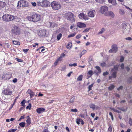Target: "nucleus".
I'll list each match as a JSON object with an SVG mask.
<instances>
[{
  "label": "nucleus",
  "mask_w": 132,
  "mask_h": 132,
  "mask_svg": "<svg viewBox=\"0 0 132 132\" xmlns=\"http://www.w3.org/2000/svg\"><path fill=\"white\" fill-rule=\"evenodd\" d=\"M27 18L29 21L36 22L40 20V16L35 12L30 13Z\"/></svg>",
  "instance_id": "1"
},
{
  "label": "nucleus",
  "mask_w": 132,
  "mask_h": 132,
  "mask_svg": "<svg viewBox=\"0 0 132 132\" xmlns=\"http://www.w3.org/2000/svg\"><path fill=\"white\" fill-rule=\"evenodd\" d=\"M64 15L66 19L70 21L71 23L75 22L76 17L73 13L70 12H67Z\"/></svg>",
  "instance_id": "2"
},
{
  "label": "nucleus",
  "mask_w": 132,
  "mask_h": 132,
  "mask_svg": "<svg viewBox=\"0 0 132 132\" xmlns=\"http://www.w3.org/2000/svg\"><path fill=\"white\" fill-rule=\"evenodd\" d=\"M16 18H17V17L8 14H5L2 16V18L3 20L6 22H9L14 20Z\"/></svg>",
  "instance_id": "3"
},
{
  "label": "nucleus",
  "mask_w": 132,
  "mask_h": 132,
  "mask_svg": "<svg viewBox=\"0 0 132 132\" xmlns=\"http://www.w3.org/2000/svg\"><path fill=\"white\" fill-rule=\"evenodd\" d=\"M50 2L49 1L46 0H43L37 2V5L39 6H42L43 7H47L50 5Z\"/></svg>",
  "instance_id": "4"
},
{
  "label": "nucleus",
  "mask_w": 132,
  "mask_h": 132,
  "mask_svg": "<svg viewBox=\"0 0 132 132\" xmlns=\"http://www.w3.org/2000/svg\"><path fill=\"white\" fill-rule=\"evenodd\" d=\"M51 5L52 9L54 10H58L61 7L60 4L58 2L54 1L51 3Z\"/></svg>",
  "instance_id": "5"
},
{
  "label": "nucleus",
  "mask_w": 132,
  "mask_h": 132,
  "mask_svg": "<svg viewBox=\"0 0 132 132\" xmlns=\"http://www.w3.org/2000/svg\"><path fill=\"white\" fill-rule=\"evenodd\" d=\"M28 6V2L25 1L21 0L19 1L17 7L18 9L20 8L19 7H27Z\"/></svg>",
  "instance_id": "6"
},
{
  "label": "nucleus",
  "mask_w": 132,
  "mask_h": 132,
  "mask_svg": "<svg viewBox=\"0 0 132 132\" xmlns=\"http://www.w3.org/2000/svg\"><path fill=\"white\" fill-rule=\"evenodd\" d=\"M11 31L12 32L16 35L20 34V28L18 26L15 25L14 26L13 28L12 29Z\"/></svg>",
  "instance_id": "7"
},
{
  "label": "nucleus",
  "mask_w": 132,
  "mask_h": 132,
  "mask_svg": "<svg viewBox=\"0 0 132 132\" xmlns=\"http://www.w3.org/2000/svg\"><path fill=\"white\" fill-rule=\"evenodd\" d=\"M112 48L110 50L109 52V53H116L118 51V49L117 45L116 44H114L112 45Z\"/></svg>",
  "instance_id": "8"
},
{
  "label": "nucleus",
  "mask_w": 132,
  "mask_h": 132,
  "mask_svg": "<svg viewBox=\"0 0 132 132\" xmlns=\"http://www.w3.org/2000/svg\"><path fill=\"white\" fill-rule=\"evenodd\" d=\"M108 7L105 6H101L100 9V12L102 14L106 13L108 10Z\"/></svg>",
  "instance_id": "9"
},
{
  "label": "nucleus",
  "mask_w": 132,
  "mask_h": 132,
  "mask_svg": "<svg viewBox=\"0 0 132 132\" xmlns=\"http://www.w3.org/2000/svg\"><path fill=\"white\" fill-rule=\"evenodd\" d=\"M3 93L5 95H10L12 94V91L10 89L7 88L4 90Z\"/></svg>",
  "instance_id": "10"
},
{
  "label": "nucleus",
  "mask_w": 132,
  "mask_h": 132,
  "mask_svg": "<svg viewBox=\"0 0 132 132\" xmlns=\"http://www.w3.org/2000/svg\"><path fill=\"white\" fill-rule=\"evenodd\" d=\"M79 18L81 19H84L85 20L88 19V17L86 14L84 13H80L78 15Z\"/></svg>",
  "instance_id": "11"
},
{
  "label": "nucleus",
  "mask_w": 132,
  "mask_h": 132,
  "mask_svg": "<svg viewBox=\"0 0 132 132\" xmlns=\"http://www.w3.org/2000/svg\"><path fill=\"white\" fill-rule=\"evenodd\" d=\"M12 74L9 73H4L2 76V79L4 80L9 79L11 78Z\"/></svg>",
  "instance_id": "12"
},
{
  "label": "nucleus",
  "mask_w": 132,
  "mask_h": 132,
  "mask_svg": "<svg viewBox=\"0 0 132 132\" xmlns=\"http://www.w3.org/2000/svg\"><path fill=\"white\" fill-rule=\"evenodd\" d=\"M46 35V31L44 30H40L38 32V35L40 37L45 36Z\"/></svg>",
  "instance_id": "13"
},
{
  "label": "nucleus",
  "mask_w": 132,
  "mask_h": 132,
  "mask_svg": "<svg viewBox=\"0 0 132 132\" xmlns=\"http://www.w3.org/2000/svg\"><path fill=\"white\" fill-rule=\"evenodd\" d=\"M77 25L78 27L82 28H84L86 26V25L85 24L81 22H78L77 23Z\"/></svg>",
  "instance_id": "14"
},
{
  "label": "nucleus",
  "mask_w": 132,
  "mask_h": 132,
  "mask_svg": "<svg viewBox=\"0 0 132 132\" xmlns=\"http://www.w3.org/2000/svg\"><path fill=\"white\" fill-rule=\"evenodd\" d=\"M117 71H114L112 73L111 76H110L109 77V79H111L112 78H116L117 77Z\"/></svg>",
  "instance_id": "15"
},
{
  "label": "nucleus",
  "mask_w": 132,
  "mask_h": 132,
  "mask_svg": "<svg viewBox=\"0 0 132 132\" xmlns=\"http://www.w3.org/2000/svg\"><path fill=\"white\" fill-rule=\"evenodd\" d=\"M45 110V108H40L37 109L36 110V111L38 113L40 114L44 112Z\"/></svg>",
  "instance_id": "16"
},
{
  "label": "nucleus",
  "mask_w": 132,
  "mask_h": 132,
  "mask_svg": "<svg viewBox=\"0 0 132 132\" xmlns=\"http://www.w3.org/2000/svg\"><path fill=\"white\" fill-rule=\"evenodd\" d=\"M27 93L30 95V98L33 97L35 95V92H33L31 90L29 89L27 90Z\"/></svg>",
  "instance_id": "17"
},
{
  "label": "nucleus",
  "mask_w": 132,
  "mask_h": 132,
  "mask_svg": "<svg viewBox=\"0 0 132 132\" xmlns=\"http://www.w3.org/2000/svg\"><path fill=\"white\" fill-rule=\"evenodd\" d=\"M95 12L94 10H92L89 11L88 13V16L90 17H94V16Z\"/></svg>",
  "instance_id": "18"
},
{
  "label": "nucleus",
  "mask_w": 132,
  "mask_h": 132,
  "mask_svg": "<svg viewBox=\"0 0 132 132\" xmlns=\"http://www.w3.org/2000/svg\"><path fill=\"white\" fill-rule=\"evenodd\" d=\"M89 107L90 108H92L93 110H97L99 108V106H96L94 104L92 103L90 104L89 105Z\"/></svg>",
  "instance_id": "19"
},
{
  "label": "nucleus",
  "mask_w": 132,
  "mask_h": 132,
  "mask_svg": "<svg viewBox=\"0 0 132 132\" xmlns=\"http://www.w3.org/2000/svg\"><path fill=\"white\" fill-rule=\"evenodd\" d=\"M105 15L106 16H110L112 18H113L114 15L113 13L111 11H109L106 13H105Z\"/></svg>",
  "instance_id": "20"
},
{
  "label": "nucleus",
  "mask_w": 132,
  "mask_h": 132,
  "mask_svg": "<svg viewBox=\"0 0 132 132\" xmlns=\"http://www.w3.org/2000/svg\"><path fill=\"white\" fill-rule=\"evenodd\" d=\"M94 72L92 70H90L88 71L87 74L88 78H90L93 74Z\"/></svg>",
  "instance_id": "21"
},
{
  "label": "nucleus",
  "mask_w": 132,
  "mask_h": 132,
  "mask_svg": "<svg viewBox=\"0 0 132 132\" xmlns=\"http://www.w3.org/2000/svg\"><path fill=\"white\" fill-rule=\"evenodd\" d=\"M26 118L27 119L26 120V122L27 123V125L28 126L31 123V118L29 116H27Z\"/></svg>",
  "instance_id": "22"
},
{
  "label": "nucleus",
  "mask_w": 132,
  "mask_h": 132,
  "mask_svg": "<svg viewBox=\"0 0 132 132\" xmlns=\"http://www.w3.org/2000/svg\"><path fill=\"white\" fill-rule=\"evenodd\" d=\"M108 2L109 3H111L114 5L115 6L117 4L116 0H108Z\"/></svg>",
  "instance_id": "23"
},
{
  "label": "nucleus",
  "mask_w": 132,
  "mask_h": 132,
  "mask_svg": "<svg viewBox=\"0 0 132 132\" xmlns=\"http://www.w3.org/2000/svg\"><path fill=\"white\" fill-rule=\"evenodd\" d=\"M6 3L4 2L0 1V8H3L5 6Z\"/></svg>",
  "instance_id": "24"
},
{
  "label": "nucleus",
  "mask_w": 132,
  "mask_h": 132,
  "mask_svg": "<svg viewBox=\"0 0 132 132\" xmlns=\"http://www.w3.org/2000/svg\"><path fill=\"white\" fill-rule=\"evenodd\" d=\"M95 68L97 70V72L99 73V74L101 72V70L100 67L99 66H96Z\"/></svg>",
  "instance_id": "25"
},
{
  "label": "nucleus",
  "mask_w": 132,
  "mask_h": 132,
  "mask_svg": "<svg viewBox=\"0 0 132 132\" xmlns=\"http://www.w3.org/2000/svg\"><path fill=\"white\" fill-rule=\"evenodd\" d=\"M96 2L101 4H102L104 3L105 0H95Z\"/></svg>",
  "instance_id": "26"
},
{
  "label": "nucleus",
  "mask_w": 132,
  "mask_h": 132,
  "mask_svg": "<svg viewBox=\"0 0 132 132\" xmlns=\"http://www.w3.org/2000/svg\"><path fill=\"white\" fill-rule=\"evenodd\" d=\"M125 13V11L123 9H119V13L120 14L123 15Z\"/></svg>",
  "instance_id": "27"
},
{
  "label": "nucleus",
  "mask_w": 132,
  "mask_h": 132,
  "mask_svg": "<svg viewBox=\"0 0 132 132\" xmlns=\"http://www.w3.org/2000/svg\"><path fill=\"white\" fill-rule=\"evenodd\" d=\"M72 44L71 43H69L67 46V48L68 49H70L71 48Z\"/></svg>",
  "instance_id": "28"
},
{
  "label": "nucleus",
  "mask_w": 132,
  "mask_h": 132,
  "mask_svg": "<svg viewBox=\"0 0 132 132\" xmlns=\"http://www.w3.org/2000/svg\"><path fill=\"white\" fill-rule=\"evenodd\" d=\"M26 102V100H23L21 102V104L22 107H24L25 105V104Z\"/></svg>",
  "instance_id": "29"
},
{
  "label": "nucleus",
  "mask_w": 132,
  "mask_h": 132,
  "mask_svg": "<svg viewBox=\"0 0 132 132\" xmlns=\"http://www.w3.org/2000/svg\"><path fill=\"white\" fill-rule=\"evenodd\" d=\"M82 77L83 75H79L77 78V80L78 81H81L82 80Z\"/></svg>",
  "instance_id": "30"
},
{
  "label": "nucleus",
  "mask_w": 132,
  "mask_h": 132,
  "mask_svg": "<svg viewBox=\"0 0 132 132\" xmlns=\"http://www.w3.org/2000/svg\"><path fill=\"white\" fill-rule=\"evenodd\" d=\"M76 33L75 32H74L73 33L69 35L68 37V38H69L71 37H74L76 35Z\"/></svg>",
  "instance_id": "31"
},
{
  "label": "nucleus",
  "mask_w": 132,
  "mask_h": 132,
  "mask_svg": "<svg viewBox=\"0 0 132 132\" xmlns=\"http://www.w3.org/2000/svg\"><path fill=\"white\" fill-rule=\"evenodd\" d=\"M13 44L15 45H19L20 44V43L17 41L14 40L13 41Z\"/></svg>",
  "instance_id": "32"
},
{
  "label": "nucleus",
  "mask_w": 132,
  "mask_h": 132,
  "mask_svg": "<svg viewBox=\"0 0 132 132\" xmlns=\"http://www.w3.org/2000/svg\"><path fill=\"white\" fill-rule=\"evenodd\" d=\"M62 37V34L61 33H60L57 35V38L58 40H59Z\"/></svg>",
  "instance_id": "33"
},
{
  "label": "nucleus",
  "mask_w": 132,
  "mask_h": 132,
  "mask_svg": "<svg viewBox=\"0 0 132 132\" xmlns=\"http://www.w3.org/2000/svg\"><path fill=\"white\" fill-rule=\"evenodd\" d=\"M25 123L24 122H22L19 123V126L21 127H23L25 126Z\"/></svg>",
  "instance_id": "34"
},
{
  "label": "nucleus",
  "mask_w": 132,
  "mask_h": 132,
  "mask_svg": "<svg viewBox=\"0 0 132 132\" xmlns=\"http://www.w3.org/2000/svg\"><path fill=\"white\" fill-rule=\"evenodd\" d=\"M105 31V29L104 28H102L101 30L98 33V34H102Z\"/></svg>",
  "instance_id": "35"
},
{
  "label": "nucleus",
  "mask_w": 132,
  "mask_h": 132,
  "mask_svg": "<svg viewBox=\"0 0 132 132\" xmlns=\"http://www.w3.org/2000/svg\"><path fill=\"white\" fill-rule=\"evenodd\" d=\"M94 83L88 86V92L90 91L92 89V88L93 87Z\"/></svg>",
  "instance_id": "36"
},
{
  "label": "nucleus",
  "mask_w": 132,
  "mask_h": 132,
  "mask_svg": "<svg viewBox=\"0 0 132 132\" xmlns=\"http://www.w3.org/2000/svg\"><path fill=\"white\" fill-rule=\"evenodd\" d=\"M114 86L113 85H112L109 87V89L110 90H111L114 89Z\"/></svg>",
  "instance_id": "37"
},
{
  "label": "nucleus",
  "mask_w": 132,
  "mask_h": 132,
  "mask_svg": "<svg viewBox=\"0 0 132 132\" xmlns=\"http://www.w3.org/2000/svg\"><path fill=\"white\" fill-rule=\"evenodd\" d=\"M81 119H82L79 118H77V119L76 123L78 125H79L80 124V122L81 121Z\"/></svg>",
  "instance_id": "38"
},
{
  "label": "nucleus",
  "mask_w": 132,
  "mask_h": 132,
  "mask_svg": "<svg viewBox=\"0 0 132 132\" xmlns=\"http://www.w3.org/2000/svg\"><path fill=\"white\" fill-rule=\"evenodd\" d=\"M110 109H111V110H113V111H114V112H118V113H119L120 112L119 111L115 109H114V108H110Z\"/></svg>",
  "instance_id": "39"
},
{
  "label": "nucleus",
  "mask_w": 132,
  "mask_h": 132,
  "mask_svg": "<svg viewBox=\"0 0 132 132\" xmlns=\"http://www.w3.org/2000/svg\"><path fill=\"white\" fill-rule=\"evenodd\" d=\"M129 123L130 124V126L132 125V120L131 118H129V120L128 121Z\"/></svg>",
  "instance_id": "40"
},
{
  "label": "nucleus",
  "mask_w": 132,
  "mask_h": 132,
  "mask_svg": "<svg viewBox=\"0 0 132 132\" xmlns=\"http://www.w3.org/2000/svg\"><path fill=\"white\" fill-rule=\"evenodd\" d=\"M65 56V54L63 53H62L61 54L60 56L58 58V59H60V58H62L63 57H64Z\"/></svg>",
  "instance_id": "41"
},
{
  "label": "nucleus",
  "mask_w": 132,
  "mask_h": 132,
  "mask_svg": "<svg viewBox=\"0 0 132 132\" xmlns=\"http://www.w3.org/2000/svg\"><path fill=\"white\" fill-rule=\"evenodd\" d=\"M31 104L30 103H29V104L28 106H27L26 107L27 109H29V110L31 109Z\"/></svg>",
  "instance_id": "42"
},
{
  "label": "nucleus",
  "mask_w": 132,
  "mask_h": 132,
  "mask_svg": "<svg viewBox=\"0 0 132 132\" xmlns=\"http://www.w3.org/2000/svg\"><path fill=\"white\" fill-rule=\"evenodd\" d=\"M118 65H115L114 67V69L115 70L117 71L118 70Z\"/></svg>",
  "instance_id": "43"
},
{
  "label": "nucleus",
  "mask_w": 132,
  "mask_h": 132,
  "mask_svg": "<svg viewBox=\"0 0 132 132\" xmlns=\"http://www.w3.org/2000/svg\"><path fill=\"white\" fill-rule=\"evenodd\" d=\"M106 63L105 62H103L100 64V65L102 67H103L105 66Z\"/></svg>",
  "instance_id": "44"
},
{
  "label": "nucleus",
  "mask_w": 132,
  "mask_h": 132,
  "mask_svg": "<svg viewBox=\"0 0 132 132\" xmlns=\"http://www.w3.org/2000/svg\"><path fill=\"white\" fill-rule=\"evenodd\" d=\"M109 114L110 116H111V119L112 120H113L114 118H113V115L112 113L111 112H109Z\"/></svg>",
  "instance_id": "45"
},
{
  "label": "nucleus",
  "mask_w": 132,
  "mask_h": 132,
  "mask_svg": "<svg viewBox=\"0 0 132 132\" xmlns=\"http://www.w3.org/2000/svg\"><path fill=\"white\" fill-rule=\"evenodd\" d=\"M59 60L60 61L61 60L58 59V58L56 60V61L54 63V65H56Z\"/></svg>",
  "instance_id": "46"
},
{
  "label": "nucleus",
  "mask_w": 132,
  "mask_h": 132,
  "mask_svg": "<svg viewBox=\"0 0 132 132\" xmlns=\"http://www.w3.org/2000/svg\"><path fill=\"white\" fill-rule=\"evenodd\" d=\"M87 51L86 50H84L81 52V53L82 54L84 55L87 52Z\"/></svg>",
  "instance_id": "47"
},
{
  "label": "nucleus",
  "mask_w": 132,
  "mask_h": 132,
  "mask_svg": "<svg viewBox=\"0 0 132 132\" xmlns=\"http://www.w3.org/2000/svg\"><path fill=\"white\" fill-rule=\"evenodd\" d=\"M108 131L111 132L112 131V128L111 126H110L109 127L108 130Z\"/></svg>",
  "instance_id": "48"
},
{
  "label": "nucleus",
  "mask_w": 132,
  "mask_h": 132,
  "mask_svg": "<svg viewBox=\"0 0 132 132\" xmlns=\"http://www.w3.org/2000/svg\"><path fill=\"white\" fill-rule=\"evenodd\" d=\"M71 111L72 112H76L78 111V110L76 109H71Z\"/></svg>",
  "instance_id": "49"
},
{
  "label": "nucleus",
  "mask_w": 132,
  "mask_h": 132,
  "mask_svg": "<svg viewBox=\"0 0 132 132\" xmlns=\"http://www.w3.org/2000/svg\"><path fill=\"white\" fill-rule=\"evenodd\" d=\"M74 98H71L69 102L70 103H72L74 102Z\"/></svg>",
  "instance_id": "50"
},
{
  "label": "nucleus",
  "mask_w": 132,
  "mask_h": 132,
  "mask_svg": "<svg viewBox=\"0 0 132 132\" xmlns=\"http://www.w3.org/2000/svg\"><path fill=\"white\" fill-rule=\"evenodd\" d=\"M94 73L97 76H98V75L99 73H98L96 70H94Z\"/></svg>",
  "instance_id": "51"
},
{
  "label": "nucleus",
  "mask_w": 132,
  "mask_h": 132,
  "mask_svg": "<svg viewBox=\"0 0 132 132\" xmlns=\"http://www.w3.org/2000/svg\"><path fill=\"white\" fill-rule=\"evenodd\" d=\"M17 81V79L16 78H15L14 79L12 80L13 82L14 83H15Z\"/></svg>",
  "instance_id": "52"
},
{
  "label": "nucleus",
  "mask_w": 132,
  "mask_h": 132,
  "mask_svg": "<svg viewBox=\"0 0 132 132\" xmlns=\"http://www.w3.org/2000/svg\"><path fill=\"white\" fill-rule=\"evenodd\" d=\"M81 36V34H79L76 36V38L77 39H78L80 38Z\"/></svg>",
  "instance_id": "53"
},
{
  "label": "nucleus",
  "mask_w": 132,
  "mask_h": 132,
  "mask_svg": "<svg viewBox=\"0 0 132 132\" xmlns=\"http://www.w3.org/2000/svg\"><path fill=\"white\" fill-rule=\"evenodd\" d=\"M109 74V73L107 71H106L105 72H104L103 73V75L104 76L107 75Z\"/></svg>",
  "instance_id": "54"
},
{
  "label": "nucleus",
  "mask_w": 132,
  "mask_h": 132,
  "mask_svg": "<svg viewBox=\"0 0 132 132\" xmlns=\"http://www.w3.org/2000/svg\"><path fill=\"white\" fill-rule=\"evenodd\" d=\"M124 60V57L123 56L121 57L120 59V62H122Z\"/></svg>",
  "instance_id": "55"
},
{
  "label": "nucleus",
  "mask_w": 132,
  "mask_h": 132,
  "mask_svg": "<svg viewBox=\"0 0 132 132\" xmlns=\"http://www.w3.org/2000/svg\"><path fill=\"white\" fill-rule=\"evenodd\" d=\"M125 39L126 40H132V38L130 37L126 38Z\"/></svg>",
  "instance_id": "56"
},
{
  "label": "nucleus",
  "mask_w": 132,
  "mask_h": 132,
  "mask_svg": "<svg viewBox=\"0 0 132 132\" xmlns=\"http://www.w3.org/2000/svg\"><path fill=\"white\" fill-rule=\"evenodd\" d=\"M120 67L122 69H123L124 68V64L123 63H122L120 66Z\"/></svg>",
  "instance_id": "57"
},
{
  "label": "nucleus",
  "mask_w": 132,
  "mask_h": 132,
  "mask_svg": "<svg viewBox=\"0 0 132 132\" xmlns=\"http://www.w3.org/2000/svg\"><path fill=\"white\" fill-rule=\"evenodd\" d=\"M123 88V86H120L117 89V90H119L120 89H122Z\"/></svg>",
  "instance_id": "58"
},
{
  "label": "nucleus",
  "mask_w": 132,
  "mask_h": 132,
  "mask_svg": "<svg viewBox=\"0 0 132 132\" xmlns=\"http://www.w3.org/2000/svg\"><path fill=\"white\" fill-rule=\"evenodd\" d=\"M16 59H17V61L18 62H23V60H22L21 59H18V58H17Z\"/></svg>",
  "instance_id": "59"
},
{
  "label": "nucleus",
  "mask_w": 132,
  "mask_h": 132,
  "mask_svg": "<svg viewBox=\"0 0 132 132\" xmlns=\"http://www.w3.org/2000/svg\"><path fill=\"white\" fill-rule=\"evenodd\" d=\"M29 50V49H23V51L24 52V53H26L27 52H28Z\"/></svg>",
  "instance_id": "60"
},
{
  "label": "nucleus",
  "mask_w": 132,
  "mask_h": 132,
  "mask_svg": "<svg viewBox=\"0 0 132 132\" xmlns=\"http://www.w3.org/2000/svg\"><path fill=\"white\" fill-rule=\"evenodd\" d=\"M42 132H49L48 130L47 129H45Z\"/></svg>",
  "instance_id": "61"
},
{
  "label": "nucleus",
  "mask_w": 132,
  "mask_h": 132,
  "mask_svg": "<svg viewBox=\"0 0 132 132\" xmlns=\"http://www.w3.org/2000/svg\"><path fill=\"white\" fill-rule=\"evenodd\" d=\"M126 69L128 71H129L130 70V68H129L128 67H127L126 68Z\"/></svg>",
  "instance_id": "62"
},
{
  "label": "nucleus",
  "mask_w": 132,
  "mask_h": 132,
  "mask_svg": "<svg viewBox=\"0 0 132 132\" xmlns=\"http://www.w3.org/2000/svg\"><path fill=\"white\" fill-rule=\"evenodd\" d=\"M32 5L34 6H35L36 5V3L35 2L32 3Z\"/></svg>",
  "instance_id": "63"
},
{
  "label": "nucleus",
  "mask_w": 132,
  "mask_h": 132,
  "mask_svg": "<svg viewBox=\"0 0 132 132\" xmlns=\"http://www.w3.org/2000/svg\"><path fill=\"white\" fill-rule=\"evenodd\" d=\"M95 114L93 113H91V116L93 118H94L95 116Z\"/></svg>",
  "instance_id": "64"
}]
</instances>
